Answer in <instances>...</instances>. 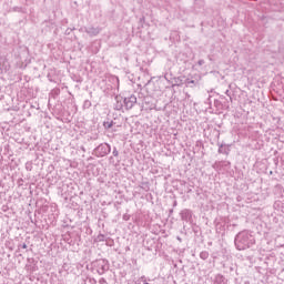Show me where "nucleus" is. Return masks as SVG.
<instances>
[{
    "label": "nucleus",
    "instance_id": "12",
    "mask_svg": "<svg viewBox=\"0 0 284 284\" xmlns=\"http://www.w3.org/2000/svg\"><path fill=\"white\" fill-rule=\"evenodd\" d=\"M23 250H28V244H22Z\"/></svg>",
    "mask_w": 284,
    "mask_h": 284
},
{
    "label": "nucleus",
    "instance_id": "13",
    "mask_svg": "<svg viewBox=\"0 0 284 284\" xmlns=\"http://www.w3.org/2000/svg\"><path fill=\"white\" fill-rule=\"evenodd\" d=\"M185 214H190V211H184Z\"/></svg>",
    "mask_w": 284,
    "mask_h": 284
},
{
    "label": "nucleus",
    "instance_id": "8",
    "mask_svg": "<svg viewBox=\"0 0 284 284\" xmlns=\"http://www.w3.org/2000/svg\"><path fill=\"white\" fill-rule=\"evenodd\" d=\"M115 110H123V104L118 102L115 105Z\"/></svg>",
    "mask_w": 284,
    "mask_h": 284
},
{
    "label": "nucleus",
    "instance_id": "6",
    "mask_svg": "<svg viewBox=\"0 0 284 284\" xmlns=\"http://www.w3.org/2000/svg\"><path fill=\"white\" fill-rule=\"evenodd\" d=\"M216 284H227V283H225V277H223V276H219L217 278H216V282H215Z\"/></svg>",
    "mask_w": 284,
    "mask_h": 284
},
{
    "label": "nucleus",
    "instance_id": "1",
    "mask_svg": "<svg viewBox=\"0 0 284 284\" xmlns=\"http://www.w3.org/2000/svg\"><path fill=\"white\" fill-rule=\"evenodd\" d=\"M251 245H254V237L247 231H242L235 236L236 250H247Z\"/></svg>",
    "mask_w": 284,
    "mask_h": 284
},
{
    "label": "nucleus",
    "instance_id": "5",
    "mask_svg": "<svg viewBox=\"0 0 284 284\" xmlns=\"http://www.w3.org/2000/svg\"><path fill=\"white\" fill-rule=\"evenodd\" d=\"M200 258H202V261H207V258H210V253L207 251H202L200 253Z\"/></svg>",
    "mask_w": 284,
    "mask_h": 284
},
{
    "label": "nucleus",
    "instance_id": "10",
    "mask_svg": "<svg viewBox=\"0 0 284 284\" xmlns=\"http://www.w3.org/2000/svg\"><path fill=\"white\" fill-rule=\"evenodd\" d=\"M199 65H203L205 63V60H199Z\"/></svg>",
    "mask_w": 284,
    "mask_h": 284
},
{
    "label": "nucleus",
    "instance_id": "14",
    "mask_svg": "<svg viewBox=\"0 0 284 284\" xmlns=\"http://www.w3.org/2000/svg\"><path fill=\"white\" fill-rule=\"evenodd\" d=\"M191 83H194V81H191Z\"/></svg>",
    "mask_w": 284,
    "mask_h": 284
},
{
    "label": "nucleus",
    "instance_id": "2",
    "mask_svg": "<svg viewBox=\"0 0 284 284\" xmlns=\"http://www.w3.org/2000/svg\"><path fill=\"white\" fill-rule=\"evenodd\" d=\"M110 152H112V148L108 143H102L94 150V154L98 158L108 156V154H110Z\"/></svg>",
    "mask_w": 284,
    "mask_h": 284
},
{
    "label": "nucleus",
    "instance_id": "11",
    "mask_svg": "<svg viewBox=\"0 0 284 284\" xmlns=\"http://www.w3.org/2000/svg\"><path fill=\"white\" fill-rule=\"evenodd\" d=\"M99 283H100V284L105 283V278H103V277H102V278H100Z\"/></svg>",
    "mask_w": 284,
    "mask_h": 284
},
{
    "label": "nucleus",
    "instance_id": "4",
    "mask_svg": "<svg viewBox=\"0 0 284 284\" xmlns=\"http://www.w3.org/2000/svg\"><path fill=\"white\" fill-rule=\"evenodd\" d=\"M82 30L84 32H87V34H89V37H97V34H99V32H101L100 28H95V27H84L82 28Z\"/></svg>",
    "mask_w": 284,
    "mask_h": 284
},
{
    "label": "nucleus",
    "instance_id": "3",
    "mask_svg": "<svg viewBox=\"0 0 284 284\" xmlns=\"http://www.w3.org/2000/svg\"><path fill=\"white\" fill-rule=\"evenodd\" d=\"M135 103H136V95H130L129 98H124V108L126 110H132Z\"/></svg>",
    "mask_w": 284,
    "mask_h": 284
},
{
    "label": "nucleus",
    "instance_id": "7",
    "mask_svg": "<svg viewBox=\"0 0 284 284\" xmlns=\"http://www.w3.org/2000/svg\"><path fill=\"white\" fill-rule=\"evenodd\" d=\"M112 125H114L113 122H104V128H105L106 130H110V128H112Z\"/></svg>",
    "mask_w": 284,
    "mask_h": 284
},
{
    "label": "nucleus",
    "instance_id": "9",
    "mask_svg": "<svg viewBox=\"0 0 284 284\" xmlns=\"http://www.w3.org/2000/svg\"><path fill=\"white\" fill-rule=\"evenodd\" d=\"M113 156H119V151L116 150V148L113 149Z\"/></svg>",
    "mask_w": 284,
    "mask_h": 284
}]
</instances>
